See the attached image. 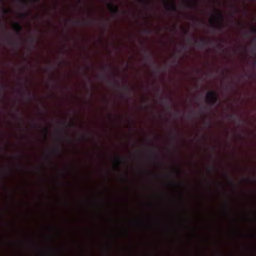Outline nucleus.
I'll return each instance as SVG.
<instances>
[{
  "instance_id": "f8f14e48",
  "label": "nucleus",
  "mask_w": 256,
  "mask_h": 256,
  "mask_svg": "<svg viewBox=\"0 0 256 256\" xmlns=\"http://www.w3.org/2000/svg\"><path fill=\"white\" fill-rule=\"evenodd\" d=\"M115 162L116 163V168L119 170L120 169V164H121L122 162V160L119 157H116V158H115Z\"/></svg>"
},
{
  "instance_id": "9b49d317",
  "label": "nucleus",
  "mask_w": 256,
  "mask_h": 256,
  "mask_svg": "<svg viewBox=\"0 0 256 256\" xmlns=\"http://www.w3.org/2000/svg\"><path fill=\"white\" fill-rule=\"evenodd\" d=\"M76 142L79 143L85 138V136L82 134V136H80V134L76 133Z\"/></svg>"
},
{
  "instance_id": "0eeeda50",
  "label": "nucleus",
  "mask_w": 256,
  "mask_h": 256,
  "mask_svg": "<svg viewBox=\"0 0 256 256\" xmlns=\"http://www.w3.org/2000/svg\"><path fill=\"white\" fill-rule=\"evenodd\" d=\"M107 6L110 11L112 14H116L118 12V6L114 5V4L108 2Z\"/></svg>"
},
{
  "instance_id": "bb28decb",
  "label": "nucleus",
  "mask_w": 256,
  "mask_h": 256,
  "mask_svg": "<svg viewBox=\"0 0 256 256\" xmlns=\"http://www.w3.org/2000/svg\"><path fill=\"white\" fill-rule=\"evenodd\" d=\"M148 58H150V56H149V55H148Z\"/></svg>"
},
{
  "instance_id": "393cba45",
  "label": "nucleus",
  "mask_w": 256,
  "mask_h": 256,
  "mask_svg": "<svg viewBox=\"0 0 256 256\" xmlns=\"http://www.w3.org/2000/svg\"><path fill=\"white\" fill-rule=\"evenodd\" d=\"M167 105H168V106L170 108V105H168V104H166Z\"/></svg>"
},
{
  "instance_id": "5701e85b",
  "label": "nucleus",
  "mask_w": 256,
  "mask_h": 256,
  "mask_svg": "<svg viewBox=\"0 0 256 256\" xmlns=\"http://www.w3.org/2000/svg\"><path fill=\"white\" fill-rule=\"evenodd\" d=\"M84 199H82V200L80 201V202H83Z\"/></svg>"
},
{
  "instance_id": "6ab92c4d",
  "label": "nucleus",
  "mask_w": 256,
  "mask_h": 256,
  "mask_svg": "<svg viewBox=\"0 0 256 256\" xmlns=\"http://www.w3.org/2000/svg\"><path fill=\"white\" fill-rule=\"evenodd\" d=\"M229 117L230 118H232L234 117V116L233 114H230Z\"/></svg>"
},
{
  "instance_id": "f03ea898",
  "label": "nucleus",
  "mask_w": 256,
  "mask_h": 256,
  "mask_svg": "<svg viewBox=\"0 0 256 256\" xmlns=\"http://www.w3.org/2000/svg\"><path fill=\"white\" fill-rule=\"evenodd\" d=\"M67 10H68V2L67 0H65V84H67V70L66 67L68 65L67 61V42H68V36L66 25L68 22L67 18Z\"/></svg>"
},
{
  "instance_id": "9d476101",
  "label": "nucleus",
  "mask_w": 256,
  "mask_h": 256,
  "mask_svg": "<svg viewBox=\"0 0 256 256\" xmlns=\"http://www.w3.org/2000/svg\"><path fill=\"white\" fill-rule=\"evenodd\" d=\"M187 7L190 8H194L196 6V5L192 0H186Z\"/></svg>"
},
{
  "instance_id": "f3484780",
  "label": "nucleus",
  "mask_w": 256,
  "mask_h": 256,
  "mask_svg": "<svg viewBox=\"0 0 256 256\" xmlns=\"http://www.w3.org/2000/svg\"><path fill=\"white\" fill-rule=\"evenodd\" d=\"M229 180H230V184H231L232 186H236V184H235L234 182H233L231 179H230V178H229Z\"/></svg>"
},
{
  "instance_id": "39448f33",
  "label": "nucleus",
  "mask_w": 256,
  "mask_h": 256,
  "mask_svg": "<svg viewBox=\"0 0 256 256\" xmlns=\"http://www.w3.org/2000/svg\"><path fill=\"white\" fill-rule=\"evenodd\" d=\"M74 24L76 27L86 26L88 24V21L84 18L82 19L76 18L74 21Z\"/></svg>"
},
{
  "instance_id": "dca6fc26",
  "label": "nucleus",
  "mask_w": 256,
  "mask_h": 256,
  "mask_svg": "<svg viewBox=\"0 0 256 256\" xmlns=\"http://www.w3.org/2000/svg\"><path fill=\"white\" fill-rule=\"evenodd\" d=\"M250 31L252 34H256V28H252Z\"/></svg>"
},
{
  "instance_id": "2eb2a0df",
  "label": "nucleus",
  "mask_w": 256,
  "mask_h": 256,
  "mask_svg": "<svg viewBox=\"0 0 256 256\" xmlns=\"http://www.w3.org/2000/svg\"><path fill=\"white\" fill-rule=\"evenodd\" d=\"M14 28L16 30H20V26L18 24H16L14 25Z\"/></svg>"
},
{
  "instance_id": "1a4fd4ad",
  "label": "nucleus",
  "mask_w": 256,
  "mask_h": 256,
  "mask_svg": "<svg viewBox=\"0 0 256 256\" xmlns=\"http://www.w3.org/2000/svg\"><path fill=\"white\" fill-rule=\"evenodd\" d=\"M207 42H208V41L204 39V38L200 39L199 42H198V40H196L195 41V43L200 48L204 47V46L206 45V44H207Z\"/></svg>"
},
{
  "instance_id": "b1692460",
  "label": "nucleus",
  "mask_w": 256,
  "mask_h": 256,
  "mask_svg": "<svg viewBox=\"0 0 256 256\" xmlns=\"http://www.w3.org/2000/svg\"><path fill=\"white\" fill-rule=\"evenodd\" d=\"M167 105H168V106L170 108V105H168V104H166Z\"/></svg>"
},
{
  "instance_id": "7ed1b4c3",
  "label": "nucleus",
  "mask_w": 256,
  "mask_h": 256,
  "mask_svg": "<svg viewBox=\"0 0 256 256\" xmlns=\"http://www.w3.org/2000/svg\"><path fill=\"white\" fill-rule=\"evenodd\" d=\"M206 100L208 102L214 106L217 102L218 96L214 91H210L206 94Z\"/></svg>"
},
{
  "instance_id": "423d86ee",
  "label": "nucleus",
  "mask_w": 256,
  "mask_h": 256,
  "mask_svg": "<svg viewBox=\"0 0 256 256\" xmlns=\"http://www.w3.org/2000/svg\"><path fill=\"white\" fill-rule=\"evenodd\" d=\"M164 2L166 6L167 9L171 12H176L177 10L176 6L175 5L174 0H170V3H168L166 0H164Z\"/></svg>"
},
{
  "instance_id": "20e7f679",
  "label": "nucleus",
  "mask_w": 256,
  "mask_h": 256,
  "mask_svg": "<svg viewBox=\"0 0 256 256\" xmlns=\"http://www.w3.org/2000/svg\"><path fill=\"white\" fill-rule=\"evenodd\" d=\"M216 15L214 16L215 20L218 22L219 24L216 26V28L219 30H222L224 28L223 24L224 16L221 11L219 10H216Z\"/></svg>"
},
{
  "instance_id": "a211bd4d",
  "label": "nucleus",
  "mask_w": 256,
  "mask_h": 256,
  "mask_svg": "<svg viewBox=\"0 0 256 256\" xmlns=\"http://www.w3.org/2000/svg\"><path fill=\"white\" fill-rule=\"evenodd\" d=\"M81 70H82V68H81L80 67H78V73H80V72H81Z\"/></svg>"
},
{
  "instance_id": "f257e3e1",
  "label": "nucleus",
  "mask_w": 256,
  "mask_h": 256,
  "mask_svg": "<svg viewBox=\"0 0 256 256\" xmlns=\"http://www.w3.org/2000/svg\"><path fill=\"white\" fill-rule=\"evenodd\" d=\"M80 228H78L76 230V238L74 240V248L76 256H86V250L82 242L80 240Z\"/></svg>"
},
{
  "instance_id": "ddd939ff",
  "label": "nucleus",
  "mask_w": 256,
  "mask_h": 256,
  "mask_svg": "<svg viewBox=\"0 0 256 256\" xmlns=\"http://www.w3.org/2000/svg\"><path fill=\"white\" fill-rule=\"evenodd\" d=\"M72 124V127L74 128H77L78 127L82 130L83 129V126L81 124H78L76 122H74Z\"/></svg>"
},
{
  "instance_id": "4be33fe9",
  "label": "nucleus",
  "mask_w": 256,
  "mask_h": 256,
  "mask_svg": "<svg viewBox=\"0 0 256 256\" xmlns=\"http://www.w3.org/2000/svg\"><path fill=\"white\" fill-rule=\"evenodd\" d=\"M153 153L154 154V156H156V157H157V156L156 155V153H154V152H153Z\"/></svg>"
},
{
  "instance_id": "412c9836",
  "label": "nucleus",
  "mask_w": 256,
  "mask_h": 256,
  "mask_svg": "<svg viewBox=\"0 0 256 256\" xmlns=\"http://www.w3.org/2000/svg\"><path fill=\"white\" fill-rule=\"evenodd\" d=\"M116 84L118 86H119V83L118 82H117Z\"/></svg>"
},
{
  "instance_id": "cd10ccee",
  "label": "nucleus",
  "mask_w": 256,
  "mask_h": 256,
  "mask_svg": "<svg viewBox=\"0 0 256 256\" xmlns=\"http://www.w3.org/2000/svg\"><path fill=\"white\" fill-rule=\"evenodd\" d=\"M209 170H211L210 168H209Z\"/></svg>"
},
{
  "instance_id": "a878e982",
  "label": "nucleus",
  "mask_w": 256,
  "mask_h": 256,
  "mask_svg": "<svg viewBox=\"0 0 256 256\" xmlns=\"http://www.w3.org/2000/svg\"><path fill=\"white\" fill-rule=\"evenodd\" d=\"M226 210L228 209V205L226 206Z\"/></svg>"
},
{
  "instance_id": "aec40b11",
  "label": "nucleus",
  "mask_w": 256,
  "mask_h": 256,
  "mask_svg": "<svg viewBox=\"0 0 256 256\" xmlns=\"http://www.w3.org/2000/svg\"><path fill=\"white\" fill-rule=\"evenodd\" d=\"M144 2H146V4H149V3H150V1L149 0L146 1V2L144 1Z\"/></svg>"
},
{
  "instance_id": "6e6552de",
  "label": "nucleus",
  "mask_w": 256,
  "mask_h": 256,
  "mask_svg": "<svg viewBox=\"0 0 256 256\" xmlns=\"http://www.w3.org/2000/svg\"><path fill=\"white\" fill-rule=\"evenodd\" d=\"M82 3V0H78L77 3L74 6V9L76 12L77 13V14H84L83 10L82 8H81L80 6V5Z\"/></svg>"
},
{
  "instance_id": "4468645a",
  "label": "nucleus",
  "mask_w": 256,
  "mask_h": 256,
  "mask_svg": "<svg viewBox=\"0 0 256 256\" xmlns=\"http://www.w3.org/2000/svg\"><path fill=\"white\" fill-rule=\"evenodd\" d=\"M74 170L78 172V171L81 170L82 169V168L81 166L79 164H76L74 166Z\"/></svg>"
}]
</instances>
